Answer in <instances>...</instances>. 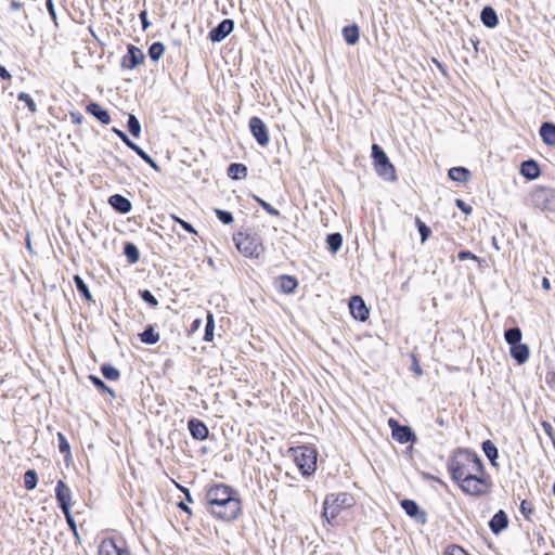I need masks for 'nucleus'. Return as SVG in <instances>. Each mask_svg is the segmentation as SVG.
<instances>
[{"label":"nucleus","mask_w":555,"mask_h":555,"mask_svg":"<svg viewBox=\"0 0 555 555\" xmlns=\"http://www.w3.org/2000/svg\"><path fill=\"white\" fill-rule=\"evenodd\" d=\"M542 287L545 291H550L551 289V283H550L548 279L543 278V280H542Z\"/></svg>","instance_id":"57"},{"label":"nucleus","mask_w":555,"mask_h":555,"mask_svg":"<svg viewBox=\"0 0 555 555\" xmlns=\"http://www.w3.org/2000/svg\"><path fill=\"white\" fill-rule=\"evenodd\" d=\"M511 357L518 363L524 364L529 359V347L525 344H518L511 347Z\"/></svg>","instance_id":"18"},{"label":"nucleus","mask_w":555,"mask_h":555,"mask_svg":"<svg viewBox=\"0 0 555 555\" xmlns=\"http://www.w3.org/2000/svg\"><path fill=\"white\" fill-rule=\"evenodd\" d=\"M140 17L142 20L143 28L144 29L147 28L149 22L146 21V12L145 11L141 12Z\"/></svg>","instance_id":"56"},{"label":"nucleus","mask_w":555,"mask_h":555,"mask_svg":"<svg viewBox=\"0 0 555 555\" xmlns=\"http://www.w3.org/2000/svg\"><path fill=\"white\" fill-rule=\"evenodd\" d=\"M55 498L63 512L70 508L72 492L63 480H59L55 488Z\"/></svg>","instance_id":"13"},{"label":"nucleus","mask_w":555,"mask_h":555,"mask_svg":"<svg viewBox=\"0 0 555 555\" xmlns=\"http://www.w3.org/2000/svg\"><path fill=\"white\" fill-rule=\"evenodd\" d=\"M74 282H75V285H76V288L77 291L83 295V297L87 299V300H91V294L89 292V288L88 286L86 285V283L83 282V280L79 276V275H75L74 276Z\"/></svg>","instance_id":"33"},{"label":"nucleus","mask_w":555,"mask_h":555,"mask_svg":"<svg viewBox=\"0 0 555 555\" xmlns=\"http://www.w3.org/2000/svg\"><path fill=\"white\" fill-rule=\"evenodd\" d=\"M392 438L400 443H406L409 441H414L415 435L413 434L410 427L401 426L400 428L395 429Z\"/></svg>","instance_id":"20"},{"label":"nucleus","mask_w":555,"mask_h":555,"mask_svg":"<svg viewBox=\"0 0 555 555\" xmlns=\"http://www.w3.org/2000/svg\"><path fill=\"white\" fill-rule=\"evenodd\" d=\"M416 224L422 237V243H424L430 234V229L425 223H423L418 218H416Z\"/></svg>","instance_id":"40"},{"label":"nucleus","mask_w":555,"mask_h":555,"mask_svg":"<svg viewBox=\"0 0 555 555\" xmlns=\"http://www.w3.org/2000/svg\"><path fill=\"white\" fill-rule=\"evenodd\" d=\"M165 48L160 42H154L149 49V55L153 61H157L164 54Z\"/></svg>","instance_id":"32"},{"label":"nucleus","mask_w":555,"mask_h":555,"mask_svg":"<svg viewBox=\"0 0 555 555\" xmlns=\"http://www.w3.org/2000/svg\"><path fill=\"white\" fill-rule=\"evenodd\" d=\"M249 129L258 144L266 146L269 143L268 128L259 117L250 118Z\"/></svg>","instance_id":"7"},{"label":"nucleus","mask_w":555,"mask_h":555,"mask_svg":"<svg viewBox=\"0 0 555 555\" xmlns=\"http://www.w3.org/2000/svg\"><path fill=\"white\" fill-rule=\"evenodd\" d=\"M72 118L76 121V122H80L81 121V116L78 115V114H72Z\"/></svg>","instance_id":"59"},{"label":"nucleus","mask_w":555,"mask_h":555,"mask_svg":"<svg viewBox=\"0 0 555 555\" xmlns=\"http://www.w3.org/2000/svg\"><path fill=\"white\" fill-rule=\"evenodd\" d=\"M175 221L178 222L185 231L190 232V233H193V234H196V231L195 229L192 227V224H190L189 222L178 218V217H173Z\"/></svg>","instance_id":"46"},{"label":"nucleus","mask_w":555,"mask_h":555,"mask_svg":"<svg viewBox=\"0 0 555 555\" xmlns=\"http://www.w3.org/2000/svg\"><path fill=\"white\" fill-rule=\"evenodd\" d=\"M209 512L222 519L233 520L242 509L241 500L235 490L223 483L211 487L206 494Z\"/></svg>","instance_id":"2"},{"label":"nucleus","mask_w":555,"mask_h":555,"mask_svg":"<svg viewBox=\"0 0 555 555\" xmlns=\"http://www.w3.org/2000/svg\"><path fill=\"white\" fill-rule=\"evenodd\" d=\"M90 379L93 382V384H94L96 387H99V388H101V389H105V390H107V391H109V392L112 393L111 389H109V388H107V387H106V385H105V384H104V383H103L99 377L90 376Z\"/></svg>","instance_id":"50"},{"label":"nucleus","mask_w":555,"mask_h":555,"mask_svg":"<svg viewBox=\"0 0 555 555\" xmlns=\"http://www.w3.org/2000/svg\"><path fill=\"white\" fill-rule=\"evenodd\" d=\"M401 506L404 512L413 518L416 522L424 525L427 520L426 513L422 511L418 504L413 500H402Z\"/></svg>","instance_id":"8"},{"label":"nucleus","mask_w":555,"mask_h":555,"mask_svg":"<svg viewBox=\"0 0 555 555\" xmlns=\"http://www.w3.org/2000/svg\"><path fill=\"white\" fill-rule=\"evenodd\" d=\"M59 438V449L62 453H69V443L66 440L65 436L62 433L57 434Z\"/></svg>","instance_id":"44"},{"label":"nucleus","mask_w":555,"mask_h":555,"mask_svg":"<svg viewBox=\"0 0 555 555\" xmlns=\"http://www.w3.org/2000/svg\"><path fill=\"white\" fill-rule=\"evenodd\" d=\"M521 337L522 334L519 327L508 328L504 333V338L511 347L520 344Z\"/></svg>","instance_id":"24"},{"label":"nucleus","mask_w":555,"mask_h":555,"mask_svg":"<svg viewBox=\"0 0 555 555\" xmlns=\"http://www.w3.org/2000/svg\"><path fill=\"white\" fill-rule=\"evenodd\" d=\"M38 482L37 473L33 469L27 470L24 474V485L27 490H33L36 488Z\"/></svg>","instance_id":"30"},{"label":"nucleus","mask_w":555,"mask_h":555,"mask_svg":"<svg viewBox=\"0 0 555 555\" xmlns=\"http://www.w3.org/2000/svg\"><path fill=\"white\" fill-rule=\"evenodd\" d=\"M128 129L135 138H138L141 133L140 122L134 115H129L128 117Z\"/></svg>","instance_id":"34"},{"label":"nucleus","mask_w":555,"mask_h":555,"mask_svg":"<svg viewBox=\"0 0 555 555\" xmlns=\"http://www.w3.org/2000/svg\"><path fill=\"white\" fill-rule=\"evenodd\" d=\"M125 255L131 263H135L139 260V250L133 244H127L125 246Z\"/></svg>","instance_id":"36"},{"label":"nucleus","mask_w":555,"mask_h":555,"mask_svg":"<svg viewBox=\"0 0 555 555\" xmlns=\"http://www.w3.org/2000/svg\"><path fill=\"white\" fill-rule=\"evenodd\" d=\"M553 492H554V495H555V482H554V487H553Z\"/></svg>","instance_id":"62"},{"label":"nucleus","mask_w":555,"mask_h":555,"mask_svg":"<svg viewBox=\"0 0 555 555\" xmlns=\"http://www.w3.org/2000/svg\"><path fill=\"white\" fill-rule=\"evenodd\" d=\"M228 176L234 180L244 179L247 176V168L243 164H231L228 168Z\"/></svg>","instance_id":"23"},{"label":"nucleus","mask_w":555,"mask_h":555,"mask_svg":"<svg viewBox=\"0 0 555 555\" xmlns=\"http://www.w3.org/2000/svg\"><path fill=\"white\" fill-rule=\"evenodd\" d=\"M214 330H215L214 317L211 313H208L206 327H205V336H204V339L206 341H211L214 339Z\"/></svg>","instance_id":"35"},{"label":"nucleus","mask_w":555,"mask_h":555,"mask_svg":"<svg viewBox=\"0 0 555 555\" xmlns=\"http://www.w3.org/2000/svg\"><path fill=\"white\" fill-rule=\"evenodd\" d=\"M540 135L546 145H555V125L552 122H543L540 128Z\"/></svg>","instance_id":"19"},{"label":"nucleus","mask_w":555,"mask_h":555,"mask_svg":"<svg viewBox=\"0 0 555 555\" xmlns=\"http://www.w3.org/2000/svg\"><path fill=\"white\" fill-rule=\"evenodd\" d=\"M47 10L53 20L56 18L55 9L52 0H46Z\"/></svg>","instance_id":"52"},{"label":"nucleus","mask_w":555,"mask_h":555,"mask_svg":"<svg viewBox=\"0 0 555 555\" xmlns=\"http://www.w3.org/2000/svg\"><path fill=\"white\" fill-rule=\"evenodd\" d=\"M288 453L302 475L310 476L315 472L318 453L314 448L309 446H298L291 448Z\"/></svg>","instance_id":"4"},{"label":"nucleus","mask_w":555,"mask_h":555,"mask_svg":"<svg viewBox=\"0 0 555 555\" xmlns=\"http://www.w3.org/2000/svg\"><path fill=\"white\" fill-rule=\"evenodd\" d=\"M189 430L192 435V437L196 440H205L208 436V428L206 427V425L198 421V420H190L189 421Z\"/></svg>","instance_id":"14"},{"label":"nucleus","mask_w":555,"mask_h":555,"mask_svg":"<svg viewBox=\"0 0 555 555\" xmlns=\"http://www.w3.org/2000/svg\"><path fill=\"white\" fill-rule=\"evenodd\" d=\"M541 425H542L544 433L553 440V442H555L552 425L545 421L542 422Z\"/></svg>","instance_id":"48"},{"label":"nucleus","mask_w":555,"mask_h":555,"mask_svg":"<svg viewBox=\"0 0 555 555\" xmlns=\"http://www.w3.org/2000/svg\"><path fill=\"white\" fill-rule=\"evenodd\" d=\"M108 203L111 206L121 214H127L131 210V203L129 199L119 194H114L109 197Z\"/></svg>","instance_id":"16"},{"label":"nucleus","mask_w":555,"mask_h":555,"mask_svg":"<svg viewBox=\"0 0 555 555\" xmlns=\"http://www.w3.org/2000/svg\"><path fill=\"white\" fill-rule=\"evenodd\" d=\"M255 199L259 203V205L268 212L270 214L271 216H279L280 212L278 209H275L274 207H272L269 203H267L266 201L259 198V197H255Z\"/></svg>","instance_id":"42"},{"label":"nucleus","mask_w":555,"mask_h":555,"mask_svg":"<svg viewBox=\"0 0 555 555\" xmlns=\"http://www.w3.org/2000/svg\"><path fill=\"white\" fill-rule=\"evenodd\" d=\"M412 371L417 375L421 376L423 374V370L420 366L417 360L414 358V363L412 364Z\"/></svg>","instance_id":"53"},{"label":"nucleus","mask_w":555,"mask_h":555,"mask_svg":"<svg viewBox=\"0 0 555 555\" xmlns=\"http://www.w3.org/2000/svg\"><path fill=\"white\" fill-rule=\"evenodd\" d=\"M480 18H481L483 25L489 28L495 27L499 23L498 15H496L495 11L490 7H486L482 9Z\"/></svg>","instance_id":"22"},{"label":"nucleus","mask_w":555,"mask_h":555,"mask_svg":"<svg viewBox=\"0 0 555 555\" xmlns=\"http://www.w3.org/2000/svg\"><path fill=\"white\" fill-rule=\"evenodd\" d=\"M482 450L486 454V456L490 460L491 464L493 466H496V459H498V449L490 441L486 440L482 442Z\"/></svg>","instance_id":"27"},{"label":"nucleus","mask_w":555,"mask_h":555,"mask_svg":"<svg viewBox=\"0 0 555 555\" xmlns=\"http://www.w3.org/2000/svg\"><path fill=\"white\" fill-rule=\"evenodd\" d=\"M388 425H389V427L392 430V435L395 434V429L396 428H400L401 427V425H399V423L396 420H393V418H389L388 420Z\"/></svg>","instance_id":"55"},{"label":"nucleus","mask_w":555,"mask_h":555,"mask_svg":"<svg viewBox=\"0 0 555 555\" xmlns=\"http://www.w3.org/2000/svg\"><path fill=\"white\" fill-rule=\"evenodd\" d=\"M520 172L524 177L533 180L539 177L540 169L535 162L526 160L521 164Z\"/></svg>","instance_id":"21"},{"label":"nucleus","mask_w":555,"mask_h":555,"mask_svg":"<svg viewBox=\"0 0 555 555\" xmlns=\"http://www.w3.org/2000/svg\"><path fill=\"white\" fill-rule=\"evenodd\" d=\"M113 131H114V132H115V133H116V134H117L121 140H122V142H124L128 147H130L131 150H132V149H135V143H133V142L128 138V135H127L125 132H122V131H120V130H118V129H116V128H114V129H113Z\"/></svg>","instance_id":"45"},{"label":"nucleus","mask_w":555,"mask_h":555,"mask_svg":"<svg viewBox=\"0 0 555 555\" xmlns=\"http://www.w3.org/2000/svg\"><path fill=\"white\" fill-rule=\"evenodd\" d=\"M328 249L335 254L339 250L343 244V236L339 233L330 234L326 238Z\"/></svg>","instance_id":"29"},{"label":"nucleus","mask_w":555,"mask_h":555,"mask_svg":"<svg viewBox=\"0 0 555 555\" xmlns=\"http://www.w3.org/2000/svg\"><path fill=\"white\" fill-rule=\"evenodd\" d=\"M354 504V498L347 492L327 494L323 502L322 516L327 524L332 526L338 525L344 513L350 509Z\"/></svg>","instance_id":"3"},{"label":"nucleus","mask_w":555,"mask_h":555,"mask_svg":"<svg viewBox=\"0 0 555 555\" xmlns=\"http://www.w3.org/2000/svg\"><path fill=\"white\" fill-rule=\"evenodd\" d=\"M343 35H344L345 41L348 44L353 46L359 40V28L356 25L346 26L343 29Z\"/></svg>","instance_id":"26"},{"label":"nucleus","mask_w":555,"mask_h":555,"mask_svg":"<svg viewBox=\"0 0 555 555\" xmlns=\"http://www.w3.org/2000/svg\"><path fill=\"white\" fill-rule=\"evenodd\" d=\"M140 295L141 298L151 306L156 307L158 305L157 299L153 296V294L150 291H142Z\"/></svg>","instance_id":"43"},{"label":"nucleus","mask_w":555,"mask_h":555,"mask_svg":"<svg viewBox=\"0 0 555 555\" xmlns=\"http://www.w3.org/2000/svg\"><path fill=\"white\" fill-rule=\"evenodd\" d=\"M449 178L456 182H465L468 179L469 171L464 167H453L448 172Z\"/></svg>","instance_id":"25"},{"label":"nucleus","mask_w":555,"mask_h":555,"mask_svg":"<svg viewBox=\"0 0 555 555\" xmlns=\"http://www.w3.org/2000/svg\"><path fill=\"white\" fill-rule=\"evenodd\" d=\"M0 77L3 79H11V74L0 64Z\"/></svg>","instance_id":"54"},{"label":"nucleus","mask_w":555,"mask_h":555,"mask_svg":"<svg viewBox=\"0 0 555 555\" xmlns=\"http://www.w3.org/2000/svg\"><path fill=\"white\" fill-rule=\"evenodd\" d=\"M179 507H180L181 509H183L184 512H186V513L191 514V509H190V508L188 507V505H185L183 502H180V503H179Z\"/></svg>","instance_id":"58"},{"label":"nucleus","mask_w":555,"mask_h":555,"mask_svg":"<svg viewBox=\"0 0 555 555\" xmlns=\"http://www.w3.org/2000/svg\"><path fill=\"white\" fill-rule=\"evenodd\" d=\"M216 215L218 219L224 224H230L233 221V217L229 211L216 209Z\"/></svg>","instance_id":"41"},{"label":"nucleus","mask_w":555,"mask_h":555,"mask_svg":"<svg viewBox=\"0 0 555 555\" xmlns=\"http://www.w3.org/2000/svg\"><path fill=\"white\" fill-rule=\"evenodd\" d=\"M101 371H102V374L104 375V377L109 380H116L119 378L118 370L112 365H103Z\"/></svg>","instance_id":"37"},{"label":"nucleus","mask_w":555,"mask_h":555,"mask_svg":"<svg viewBox=\"0 0 555 555\" xmlns=\"http://www.w3.org/2000/svg\"><path fill=\"white\" fill-rule=\"evenodd\" d=\"M99 555H131L122 545L116 543L114 539H104L99 546Z\"/></svg>","instance_id":"9"},{"label":"nucleus","mask_w":555,"mask_h":555,"mask_svg":"<svg viewBox=\"0 0 555 555\" xmlns=\"http://www.w3.org/2000/svg\"><path fill=\"white\" fill-rule=\"evenodd\" d=\"M17 98L20 101L26 103V105L28 106V108L31 113L37 112L36 103L34 102V100L30 98V95L28 93L21 92Z\"/></svg>","instance_id":"39"},{"label":"nucleus","mask_w":555,"mask_h":555,"mask_svg":"<svg viewBox=\"0 0 555 555\" xmlns=\"http://www.w3.org/2000/svg\"><path fill=\"white\" fill-rule=\"evenodd\" d=\"M372 157L374 158L375 170L379 177L387 181H395L397 179L393 165L379 145L373 144Z\"/></svg>","instance_id":"6"},{"label":"nucleus","mask_w":555,"mask_h":555,"mask_svg":"<svg viewBox=\"0 0 555 555\" xmlns=\"http://www.w3.org/2000/svg\"><path fill=\"white\" fill-rule=\"evenodd\" d=\"M141 341L144 344H156L159 340V334L154 331L153 326H149L140 334Z\"/></svg>","instance_id":"28"},{"label":"nucleus","mask_w":555,"mask_h":555,"mask_svg":"<svg viewBox=\"0 0 555 555\" xmlns=\"http://www.w3.org/2000/svg\"><path fill=\"white\" fill-rule=\"evenodd\" d=\"M144 61V53L141 49L129 46L128 53L122 59V66L129 69L135 68Z\"/></svg>","instance_id":"12"},{"label":"nucleus","mask_w":555,"mask_h":555,"mask_svg":"<svg viewBox=\"0 0 555 555\" xmlns=\"http://www.w3.org/2000/svg\"><path fill=\"white\" fill-rule=\"evenodd\" d=\"M234 23L232 20H223L217 27L212 28L209 33V38L212 42H220L233 30Z\"/></svg>","instance_id":"11"},{"label":"nucleus","mask_w":555,"mask_h":555,"mask_svg":"<svg viewBox=\"0 0 555 555\" xmlns=\"http://www.w3.org/2000/svg\"><path fill=\"white\" fill-rule=\"evenodd\" d=\"M452 479L468 495L486 494L491 486L480 457L473 452L462 450L454 454L449 463Z\"/></svg>","instance_id":"1"},{"label":"nucleus","mask_w":555,"mask_h":555,"mask_svg":"<svg viewBox=\"0 0 555 555\" xmlns=\"http://www.w3.org/2000/svg\"><path fill=\"white\" fill-rule=\"evenodd\" d=\"M525 504H526V502L524 501V502L521 503V509H522V512H525Z\"/></svg>","instance_id":"61"},{"label":"nucleus","mask_w":555,"mask_h":555,"mask_svg":"<svg viewBox=\"0 0 555 555\" xmlns=\"http://www.w3.org/2000/svg\"><path fill=\"white\" fill-rule=\"evenodd\" d=\"M87 112L94 116L99 121H101L103 125H108L111 122L109 114L106 109H104L100 104L98 103H90L87 106Z\"/></svg>","instance_id":"17"},{"label":"nucleus","mask_w":555,"mask_h":555,"mask_svg":"<svg viewBox=\"0 0 555 555\" xmlns=\"http://www.w3.org/2000/svg\"><path fill=\"white\" fill-rule=\"evenodd\" d=\"M185 494H186V499H188V501H189V502H191L192 500H191V496H190L189 491H186V490H185Z\"/></svg>","instance_id":"60"},{"label":"nucleus","mask_w":555,"mask_h":555,"mask_svg":"<svg viewBox=\"0 0 555 555\" xmlns=\"http://www.w3.org/2000/svg\"><path fill=\"white\" fill-rule=\"evenodd\" d=\"M64 515H65V518H66V521L68 524V526L70 527V529L76 532V524L73 519V516L70 514V508H67L66 512H63Z\"/></svg>","instance_id":"49"},{"label":"nucleus","mask_w":555,"mask_h":555,"mask_svg":"<svg viewBox=\"0 0 555 555\" xmlns=\"http://www.w3.org/2000/svg\"><path fill=\"white\" fill-rule=\"evenodd\" d=\"M233 241L237 250L245 257L257 258L263 250L260 240L251 234L237 233Z\"/></svg>","instance_id":"5"},{"label":"nucleus","mask_w":555,"mask_h":555,"mask_svg":"<svg viewBox=\"0 0 555 555\" xmlns=\"http://www.w3.org/2000/svg\"><path fill=\"white\" fill-rule=\"evenodd\" d=\"M457 257L460 260H465V259L476 260L477 259V257L474 254H472L470 251H466V250L460 251Z\"/></svg>","instance_id":"51"},{"label":"nucleus","mask_w":555,"mask_h":555,"mask_svg":"<svg viewBox=\"0 0 555 555\" xmlns=\"http://www.w3.org/2000/svg\"><path fill=\"white\" fill-rule=\"evenodd\" d=\"M456 206L466 215H469L472 212V207L468 206L464 201L457 198L455 201Z\"/></svg>","instance_id":"47"},{"label":"nucleus","mask_w":555,"mask_h":555,"mask_svg":"<svg viewBox=\"0 0 555 555\" xmlns=\"http://www.w3.org/2000/svg\"><path fill=\"white\" fill-rule=\"evenodd\" d=\"M507 515L502 509L495 513L489 522V527L494 534H499L507 527Z\"/></svg>","instance_id":"15"},{"label":"nucleus","mask_w":555,"mask_h":555,"mask_svg":"<svg viewBox=\"0 0 555 555\" xmlns=\"http://www.w3.org/2000/svg\"><path fill=\"white\" fill-rule=\"evenodd\" d=\"M297 287V281L288 275L281 278V288L284 293L289 294Z\"/></svg>","instance_id":"31"},{"label":"nucleus","mask_w":555,"mask_h":555,"mask_svg":"<svg viewBox=\"0 0 555 555\" xmlns=\"http://www.w3.org/2000/svg\"><path fill=\"white\" fill-rule=\"evenodd\" d=\"M349 309L352 317L362 322L369 318V309L360 296H352L349 301Z\"/></svg>","instance_id":"10"},{"label":"nucleus","mask_w":555,"mask_h":555,"mask_svg":"<svg viewBox=\"0 0 555 555\" xmlns=\"http://www.w3.org/2000/svg\"><path fill=\"white\" fill-rule=\"evenodd\" d=\"M144 162H146L152 168L158 170V165L153 160V158L146 154L140 146L135 144V149H132Z\"/></svg>","instance_id":"38"}]
</instances>
